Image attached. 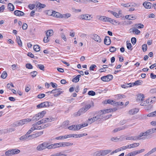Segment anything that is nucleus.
<instances>
[{"mask_svg":"<svg viewBox=\"0 0 156 156\" xmlns=\"http://www.w3.org/2000/svg\"><path fill=\"white\" fill-rule=\"evenodd\" d=\"M142 81L141 80H138L135 81L134 83H131L132 86H138L141 84Z\"/></svg>","mask_w":156,"mask_h":156,"instance_id":"21","label":"nucleus"},{"mask_svg":"<svg viewBox=\"0 0 156 156\" xmlns=\"http://www.w3.org/2000/svg\"><path fill=\"white\" fill-rule=\"evenodd\" d=\"M150 99L151 100L150 104H152L154 102L156 101V97H154L153 98H150Z\"/></svg>","mask_w":156,"mask_h":156,"instance_id":"46","label":"nucleus"},{"mask_svg":"<svg viewBox=\"0 0 156 156\" xmlns=\"http://www.w3.org/2000/svg\"><path fill=\"white\" fill-rule=\"evenodd\" d=\"M37 4L36 7L37 8H43L45 7L46 5L44 4H41L39 2H36Z\"/></svg>","mask_w":156,"mask_h":156,"instance_id":"23","label":"nucleus"},{"mask_svg":"<svg viewBox=\"0 0 156 156\" xmlns=\"http://www.w3.org/2000/svg\"><path fill=\"white\" fill-rule=\"evenodd\" d=\"M45 95L44 94H41L37 95V98H42L45 97Z\"/></svg>","mask_w":156,"mask_h":156,"instance_id":"57","label":"nucleus"},{"mask_svg":"<svg viewBox=\"0 0 156 156\" xmlns=\"http://www.w3.org/2000/svg\"><path fill=\"white\" fill-rule=\"evenodd\" d=\"M53 10H49L47 12V14L48 16H55L54 12Z\"/></svg>","mask_w":156,"mask_h":156,"instance_id":"33","label":"nucleus"},{"mask_svg":"<svg viewBox=\"0 0 156 156\" xmlns=\"http://www.w3.org/2000/svg\"><path fill=\"white\" fill-rule=\"evenodd\" d=\"M94 106V103H92V105H85L84 107H83L84 108V109L85 111L87 112L88 110H89L91 107L92 106Z\"/></svg>","mask_w":156,"mask_h":156,"instance_id":"35","label":"nucleus"},{"mask_svg":"<svg viewBox=\"0 0 156 156\" xmlns=\"http://www.w3.org/2000/svg\"><path fill=\"white\" fill-rule=\"evenodd\" d=\"M15 129L13 128H9L6 129L7 133L11 132L15 130Z\"/></svg>","mask_w":156,"mask_h":156,"instance_id":"64","label":"nucleus"},{"mask_svg":"<svg viewBox=\"0 0 156 156\" xmlns=\"http://www.w3.org/2000/svg\"><path fill=\"white\" fill-rule=\"evenodd\" d=\"M139 143H134L132 144H130V146H131L132 148L134 147H136L139 146Z\"/></svg>","mask_w":156,"mask_h":156,"instance_id":"47","label":"nucleus"},{"mask_svg":"<svg viewBox=\"0 0 156 156\" xmlns=\"http://www.w3.org/2000/svg\"><path fill=\"white\" fill-rule=\"evenodd\" d=\"M133 32H135L136 34H138L140 33V31L138 29L134 28L133 30Z\"/></svg>","mask_w":156,"mask_h":156,"instance_id":"58","label":"nucleus"},{"mask_svg":"<svg viewBox=\"0 0 156 156\" xmlns=\"http://www.w3.org/2000/svg\"><path fill=\"white\" fill-rule=\"evenodd\" d=\"M86 112L84 108L83 107L79 109L78 111L77 112L76 115L77 116H80L81 114L85 113Z\"/></svg>","mask_w":156,"mask_h":156,"instance_id":"19","label":"nucleus"},{"mask_svg":"<svg viewBox=\"0 0 156 156\" xmlns=\"http://www.w3.org/2000/svg\"><path fill=\"white\" fill-rule=\"evenodd\" d=\"M14 13V14L17 16H23L24 15V13L23 12L20 11V10H15Z\"/></svg>","mask_w":156,"mask_h":156,"instance_id":"20","label":"nucleus"},{"mask_svg":"<svg viewBox=\"0 0 156 156\" xmlns=\"http://www.w3.org/2000/svg\"><path fill=\"white\" fill-rule=\"evenodd\" d=\"M113 76L112 75H108L106 76H103L101 77V79L104 81H109L112 80Z\"/></svg>","mask_w":156,"mask_h":156,"instance_id":"7","label":"nucleus"},{"mask_svg":"<svg viewBox=\"0 0 156 156\" xmlns=\"http://www.w3.org/2000/svg\"><path fill=\"white\" fill-rule=\"evenodd\" d=\"M144 98V94H140L138 95L137 97V101H143Z\"/></svg>","mask_w":156,"mask_h":156,"instance_id":"22","label":"nucleus"},{"mask_svg":"<svg viewBox=\"0 0 156 156\" xmlns=\"http://www.w3.org/2000/svg\"><path fill=\"white\" fill-rule=\"evenodd\" d=\"M78 35L80 37L82 38L85 37L87 36V34L83 33H79L78 34Z\"/></svg>","mask_w":156,"mask_h":156,"instance_id":"56","label":"nucleus"},{"mask_svg":"<svg viewBox=\"0 0 156 156\" xmlns=\"http://www.w3.org/2000/svg\"><path fill=\"white\" fill-rule=\"evenodd\" d=\"M108 17H106L105 16H100L99 19L103 22L108 21Z\"/></svg>","mask_w":156,"mask_h":156,"instance_id":"31","label":"nucleus"},{"mask_svg":"<svg viewBox=\"0 0 156 156\" xmlns=\"http://www.w3.org/2000/svg\"><path fill=\"white\" fill-rule=\"evenodd\" d=\"M42 116L40 115L39 113L36 114L32 118V120L33 121H37L39 120L40 119L42 118Z\"/></svg>","mask_w":156,"mask_h":156,"instance_id":"15","label":"nucleus"},{"mask_svg":"<svg viewBox=\"0 0 156 156\" xmlns=\"http://www.w3.org/2000/svg\"><path fill=\"white\" fill-rule=\"evenodd\" d=\"M29 8L31 10L34 9L35 7V5L34 4H30L28 5Z\"/></svg>","mask_w":156,"mask_h":156,"instance_id":"63","label":"nucleus"},{"mask_svg":"<svg viewBox=\"0 0 156 156\" xmlns=\"http://www.w3.org/2000/svg\"><path fill=\"white\" fill-rule=\"evenodd\" d=\"M96 67V66L95 65H91L89 69L90 70L94 71Z\"/></svg>","mask_w":156,"mask_h":156,"instance_id":"62","label":"nucleus"},{"mask_svg":"<svg viewBox=\"0 0 156 156\" xmlns=\"http://www.w3.org/2000/svg\"><path fill=\"white\" fill-rule=\"evenodd\" d=\"M92 38L93 40L98 43H100L101 41V39L100 37L97 34H93Z\"/></svg>","mask_w":156,"mask_h":156,"instance_id":"12","label":"nucleus"},{"mask_svg":"<svg viewBox=\"0 0 156 156\" xmlns=\"http://www.w3.org/2000/svg\"><path fill=\"white\" fill-rule=\"evenodd\" d=\"M61 147H65L71 146L73 145V143L70 142H61L60 143Z\"/></svg>","mask_w":156,"mask_h":156,"instance_id":"18","label":"nucleus"},{"mask_svg":"<svg viewBox=\"0 0 156 156\" xmlns=\"http://www.w3.org/2000/svg\"><path fill=\"white\" fill-rule=\"evenodd\" d=\"M121 87L124 88H126L129 87H132V84L131 83H126L123 85H121Z\"/></svg>","mask_w":156,"mask_h":156,"instance_id":"29","label":"nucleus"},{"mask_svg":"<svg viewBox=\"0 0 156 156\" xmlns=\"http://www.w3.org/2000/svg\"><path fill=\"white\" fill-rule=\"evenodd\" d=\"M140 136H141L140 134L138 136H127L126 138V140H136L141 139H145V138H144L143 137L141 138Z\"/></svg>","mask_w":156,"mask_h":156,"instance_id":"2","label":"nucleus"},{"mask_svg":"<svg viewBox=\"0 0 156 156\" xmlns=\"http://www.w3.org/2000/svg\"><path fill=\"white\" fill-rule=\"evenodd\" d=\"M71 16V14L69 13H66L64 14H62V18L67 19Z\"/></svg>","mask_w":156,"mask_h":156,"instance_id":"40","label":"nucleus"},{"mask_svg":"<svg viewBox=\"0 0 156 156\" xmlns=\"http://www.w3.org/2000/svg\"><path fill=\"white\" fill-rule=\"evenodd\" d=\"M153 133V132L152 129H150L147 130L146 131L141 133L140 135L141 136V137L143 136H146V137L150 134Z\"/></svg>","mask_w":156,"mask_h":156,"instance_id":"5","label":"nucleus"},{"mask_svg":"<svg viewBox=\"0 0 156 156\" xmlns=\"http://www.w3.org/2000/svg\"><path fill=\"white\" fill-rule=\"evenodd\" d=\"M37 67L41 70H44V66L43 65L38 64L37 66Z\"/></svg>","mask_w":156,"mask_h":156,"instance_id":"43","label":"nucleus"},{"mask_svg":"<svg viewBox=\"0 0 156 156\" xmlns=\"http://www.w3.org/2000/svg\"><path fill=\"white\" fill-rule=\"evenodd\" d=\"M108 21L109 22L112 23H113L114 22L115 23H117V22L114 20L112 19L109 18L108 20Z\"/></svg>","mask_w":156,"mask_h":156,"instance_id":"51","label":"nucleus"},{"mask_svg":"<svg viewBox=\"0 0 156 156\" xmlns=\"http://www.w3.org/2000/svg\"><path fill=\"white\" fill-rule=\"evenodd\" d=\"M104 42L106 45H110L111 43V40L110 37L108 36H106L104 39Z\"/></svg>","mask_w":156,"mask_h":156,"instance_id":"14","label":"nucleus"},{"mask_svg":"<svg viewBox=\"0 0 156 156\" xmlns=\"http://www.w3.org/2000/svg\"><path fill=\"white\" fill-rule=\"evenodd\" d=\"M16 40L17 41V42L19 45L20 46H22V42L20 39V37L19 36H18L16 37Z\"/></svg>","mask_w":156,"mask_h":156,"instance_id":"37","label":"nucleus"},{"mask_svg":"<svg viewBox=\"0 0 156 156\" xmlns=\"http://www.w3.org/2000/svg\"><path fill=\"white\" fill-rule=\"evenodd\" d=\"M110 11L111 13V14H113V15H114V16H115L116 17L118 18L119 17V15L117 13L114 12L113 11Z\"/></svg>","mask_w":156,"mask_h":156,"instance_id":"55","label":"nucleus"},{"mask_svg":"<svg viewBox=\"0 0 156 156\" xmlns=\"http://www.w3.org/2000/svg\"><path fill=\"white\" fill-rule=\"evenodd\" d=\"M60 147V143H55L54 144H51L50 145H48V149H55L56 148L59 147Z\"/></svg>","mask_w":156,"mask_h":156,"instance_id":"9","label":"nucleus"},{"mask_svg":"<svg viewBox=\"0 0 156 156\" xmlns=\"http://www.w3.org/2000/svg\"><path fill=\"white\" fill-rule=\"evenodd\" d=\"M142 49L144 52L146 51L147 49V45L144 44L142 46Z\"/></svg>","mask_w":156,"mask_h":156,"instance_id":"50","label":"nucleus"},{"mask_svg":"<svg viewBox=\"0 0 156 156\" xmlns=\"http://www.w3.org/2000/svg\"><path fill=\"white\" fill-rule=\"evenodd\" d=\"M121 5L125 7H128L131 6V5L129 3H128L127 4H124L122 3L121 4Z\"/></svg>","mask_w":156,"mask_h":156,"instance_id":"60","label":"nucleus"},{"mask_svg":"<svg viewBox=\"0 0 156 156\" xmlns=\"http://www.w3.org/2000/svg\"><path fill=\"white\" fill-rule=\"evenodd\" d=\"M144 150H145L144 149H142L140 150L134 151L133 152H132L133 153V155L135 156L136 154H139V153H141L144 152Z\"/></svg>","mask_w":156,"mask_h":156,"instance_id":"30","label":"nucleus"},{"mask_svg":"<svg viewBox=\"0 0 156 156\" xmlns=\"http://www.w3.org/2000/svg\"><path fill=\"white\" fill-rule=\"evenodd\" d=\"M8 8L10 11H13L14 9V5L12 3H9L8 4Z\"/></svg>","mask_w":156,"mask_h":156,"instance_id":"25","label":"nucleus"},{"mask_svg":"<svg viewBox=\"0 0 156 156\" xmlns=\"http://www.w3.org/2000/svg\"><path fill=\"white\" fill-rule=\"evenodd\" d=\"M143 5L147 9H150L152 6V4L148 2H144L143 4Z\"/></svg>","mask_w":156,"mask_h":156,"instance_id":"11","label":"nucleus"},{"mask_svg":"<svg viewBox=\"0 0 156 156\" xmlns=\"http://www.w3.org/2000/svg\"><path fill=\"white\" fill-rule=\"evenodd\" d=\"M116 50V48L114 47L111 46L110 47L109 51L111 52H114Z\"/></svg>","mask_w":156,"mask_h":156,"instance_id":"54","label":"nucleus"},{"mask_svg":"<svg viewBox=\"0 0 156 156\" xmlns=\"http://www.w3.org/2000/svg\"><path fill=\"white\" fill-rule=\"evenodd\" d=\"M88 94L89 95L93 96L95 95V93L93 91L91 90L88 92Z\"/></svg>","mask_w":156,"mask_h":156,"instance_id":"53","label":"nucleus"},{"mask_svg":"<svg viewBox=\"0 0 156 156\" xmlns=\"http://www.w3.org/2000/svg\"><path fill=\"white\" fill-rule=\"evenodd\" d=\"M81 75H78L76 77L73 78L72 81L73 82L77 83L80 80V78L81 77Z\"/></svg>","mask_w":156,"mask_h":156,"instance_id":"27","label":"nucleus"},{"mask_svg":"<svg viewBox=\"0 0 156 156\" xmlns=\"http://www.w3.org/2000/svg\"><path fill=\"white\" fill-rule=\"evenodd\" d=\"M20 152V150L15 149H13L12 150H9L7 151H6L5 154H17L19 153Z\"/></svg>","mask_w":156,"mask_h":156,"instance_id":"4","label":"nucleus"},{"mask_svg":"<svg viewBox=\"0 0 156 156\" xmlns=\"http://www.w3.org/2000/svg\"><path fill=\"white\" fill-rule=\"evenodd\" d=\"M53 31L52 30H49L46 33V36L48 37L51 36L53 35Z\"/></svg>","mask_w":156,"mask_h":156,"instance_id":"32","label":"nucleus"},{"mask_svg":"<svg viewBox=\"0 0 156 156\" xmlns=\"http://www.w3.org/2000/svg\"><path fill=\"white\" fill-rule=\"evenodd\" d=\"M34 49L36 51L38 52L40 51V47L37 45H34Z\"/></svg>","mask_w":156,"mask_h":156,"instance_id":"38","label":"nucleus"},{"mask_svg":"<svg viewBox=\"0 0 156 156\" xmlns=\"http://www.w3.org/2000/svg\"><path fill=\"white\" fill-rule=\"evenodd\" d=\"M7 74L6 72L5 71L3 72V73L2 74L1 76V77L3 79H5L7 77Z\"/></svg>","mask_w":156,"mask_h":156,"instance_id":"44","label":"nucleus"},{"mask_svg":"<svg viewBox=\"0 0 156 156\" xmlns=\"http://www.w3.org/2000/svg\"><path fill=\"white\" fill-rule=\"evenodd\" d=\"M139 109L137 108L133 109L129 111V114L130 115H133L139 111Z\"/></svg>","mask_w":156,"mask_h":156,"instance_id":"17","label":"nucleus"},{"mask_svg":"<svg viewBox=\"0 0 156 156\" xmlns=\"http://www.w3.org/2000/svg\"><path fill=\"white\" fill-rule=\"evenodd\" d=\"M48 143L44 142L38 145L37 147V149L38 151H41L48 147Z\"/></svg>","mask_w":156,"mask_h":156,"instance_id":"1","label":"nucleus"},{"mask_svg":"<svg viewBox=\"0 0 156 156\" xmlns=\"http://www.w3.org/2000/svg\"><path fill=\"white\" fill-rule=\"evenodd\" d=\"M31 137L30 135H28L27 134L20 137L19 138L20 140L21 141H27L30 139H29Z\"/></svg>","mask_w":156,"mask_h":156,"instance_id":"8","label":"nucleus"},{"mask_svg":"<svg viewBox=\"0 0 156 156\" xmlns=\"http://www.w3.org/2000/svg\"><path fill=\"white\" fill-rule=\"evenodd\" d=\"M147 116L148 117H154L156 116V111L149 113L148 114Z\"/></svg>","mask_w":156,"mask_h":156,"instance_id":"42","label":"nucleus"},{"mask_svg":"<svg viewBox=\"0 0 156 156\" xmlns=\"http://www.w3.org/2000/svg\"><path fill=\"white\" fill-rule=\"evenodd\" d=\"M105 104H109L112 105H115V101H114L108 100L107 101H104Z\"/></svg>","mask_w":156,"mask_h":156,"instance_id":"26","label":"nucleus"},{"mask_svg":"<svg viewBox=\"0 0 156 156\" xmlns=\"http://www.w3.org/2000/svg\"><path fill=\"white\" fill-rule=\"evenodd\" d=\"M26 67L29 69H33V66L30 63H27L26 65Z\"/></svg>","mask_w":156,"mask_h":156,"instance_id":"49","label":"nucleus"},{"mask_svg":"<svg viewBox=\"0 0 156 156\" xmlns=\"http://www.w3.org/2000/svg\"><path fill=\"white\" fill-rule=\"evenodd\" d=\"M68 128L70 130H73L75 131V125L70 126L68 127Z\"/></svg>","mask_w":156,"mask_h":156,"instance_id":"61","label":"nucleus"},{"mask_svg":"<svg viewBox=\"0 0 156 156\" xmlns=\"http://www.w3.org/2000/svg\"><path fill=\"white\" fill-rule=\"evenodd\" d=\"M50 102L48 101H45L38 104L37 106V108H39L44 107H48L50 106Z\"/></svg>","mask_w":156,"mask_h":156,"instance_id":"6","label":"nucleus"},{"mask_svg":"<svg viewBox=\"0 0 156 156\" xmlns=\"http://www.w3.org/2000/svg\"><path fill=\"white\" fill-rule=\"evenodd\" d=\"M43 133V131L38 132L35 133L30 135L31 137L34 138L41 136Z\"/></svg>","mask_w":156,"mask_h":156,"instance_id":"16","label":"nucleus"},{"mask_svg":"<svg viewBox=\"0 0 156 156\" xmlns=\"http://www.w3.org/2000/svg\"><path fill=\"white\" fill-rule=\"evenodd\" d=\"M54 92H56L55 93V94L54 95V96L55 97H57L58 96L63 92V91H55Z\"/></svg>","mask_w":156,"mask_h":156,"instance_id":"41","label":"nucleus"},{"mask_svg":"<svg viewBox=\"0 0 156 156\" xmlns=\"http://www.w3.org/2000/svg\"><path fill=\"white\" fill-rule=\"evenodd\" d=\"M80 19L84 20H90V16L88 14L81 15L80 16Z\"/></svg>","mask_w":156,"mask_h":156,"instance_id":"13","label":"nucleus"},{"mask_svg":"<svg viewBox=\"0 0 156 156\" xmlns=\"http://www.w3.org/2000/svg\"><path fill=\"white\" fill-rule=\"evenodd\" d=\"M125 17L126 19H128L129 20H134L136 19L135 17L131 15H126L125 16Z\"/></svg>","mask_w":156,"mask_h":156,"instance_id":"34","label":"nucleus"},{"mask_svg":"<svg viewBox=\"0 0 156 156\" xmlns=\"http://www.w3.org/2000/svg\"><path fill=\"white\" fill-rule=\"evenodd\" d=\"M135 26L137 28H142L144 27V25L141 23L136 24Z\"/></svg>","mask_w":156,"mask_h":156,"instance_id":"39","label":"nucleus"},{"mask_svg":"<svg viewBox=\"0 0 156 156\" xmlns=\"http://www.w3.org/2000/svg\"><path fill=\"white\" fill-rule=\"evenodd\" d=\"M136 39L135 37H133L131 39V42L133 45L136 44Z\"/></svg>","mask_w":156,"mask_h":156,"instance_id":"48","label":"nucleus"},{"mask_svg":"<svg viewBox=\"0 0 156 156\" xmlns=\"http://www.w3.org/2000/svg\"><path fill=\"white\" fill-rule=\"evenodd\" d=\"M31 76L33 77H34L36 76L37 74V73L36 71H33L30 73Z\"/></svg>","mask_w":156,"mask_h":156,"instance_id":"45","label":"nucleus"},{"mask_svg":"<svg viewBox=\"0 0 156 156\" xmlns=\"http://www.w3.org/2000/svg\"><path fill=\"white\" fill-rule=\"evenodd\" d=\"M54 14L55 15L53 16L58 18H62V14H61L59 12H57L55 11H54Z\"/></svg>","mask_w":156,"mask_h":156,"instance_id":"36","label":"nucleus"},{"mask_svg":"<svg viewBox=\"0 0 156 156\" xmlns=\"http://www.w3.org/2000/svg\"><path fill=\"white\" fill-rule=\"evenodd\" d=\"M112 150H105L101 151L100 152V155L98 156H104L111 152Z\"/></svg>","mask_w":156,"mask_h":156,"instance_id":"10","label":"nucleus"},{"mask_svg":"<svg viewBox=\"0 0 156 156\" xmlns=\"http://www.w3.org/2000/svg\"><path fill=\"white\" fill-rule=\"evenodd\" d=\"M127 47L128 49L132 50V48H131L132 45L130 43H127L126 44Z\"/></svg>","mask_w":156,"mask_h":156,"instance_id":"52","label":"nucleus"},{"mask_svg":"<svg viewBox=\"0 0 156 156\" xmlns=\"http://www.w3.org/2000/svg\"><path fill=\"white\" fill-rule=\"evenodd\" d=\"M49 41V37L46 36L44 38L43 41L45 43H48Z\"/></svg>","mask_w":156,"mask_h":156,"instance_id":"59","label":"nucleus"},{"mask_svg":"<svg viewBox=\"0 0 156 156\" xmlns=\"http://www.w3.org/2000/svg\"><path fill=\"white\" fill-rule=\"evenodd\" d=\"M134 124L135 123H133L130 125H125L124 126L116 128L114 129L113 132L115 133L120 130H124L126 128H128L129 126H133Z\"/></svg>","mask_w":156,"mask_h":156,"instance_id":"3","label":"nucleus"},{"mask_svg":"<svg viewBox=\"0 0 156 156\" xmlns=\"http://www.w3.org/2000/svg\"><path fill=\"white\" fill-rule=\"evenodd\" d=\"M25 123V121L24 119L21 120H20L17 123L15 124V126H19L21 125H22Z\"/></svg>","mask_w":156,"mask_h":156,"instance_id":"28","label":"nucleus"},{"mask_svg":"<svg viewBox=\"0 0 156 156\" xmlns=\"http://www.w3.org/2000/svg\"><path fill=\"white\" fill-rule=\"evenodd\" d=\"M156 151V147L153 148L151 151H149L148 153H147V154H145L144 155V156H148L149 155H150L152 154H153V153H154Z\"/></svg>","mask_w":156,"mask_h":156,"instance_id":"24","label":"nucleus"}]
</instances>
